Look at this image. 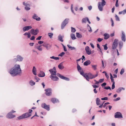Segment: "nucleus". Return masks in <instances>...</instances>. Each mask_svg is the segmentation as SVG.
<instances>
[{
  "mask_svg": "<svg viewBox=\"0 0 126 126\" xmlns=\"http://www.w3.org/2000/svg\"><path fill=\"white\" fill-rule=\"evenodd\" d=\"M21 70L20 65L19 64H16L13 68H11L9 73L13 76L18 75L21 73Z\"/></svg>",
  "mask_w": 126,
  "mask_h": 126,
  "instance_id": "nucleus-1",
  "label": "nucleus"
},
{
  "mask_svg": "<svg viewBox=\"0 0 126 126\" xmlns=\"http://www.w3.org/2000/svg\"><path fill=\"white\" fill-rule=\"evenodd\" d=\"M77 68L78 72L80 73V74L85 77L87 81H89V78L88 73L87 75L86 74H85L82 68L78 64H77Z\"/></svg>",
  "mask_w": 126,
  "mask_h": 126,
  "instance_id": "nucleus-2",
  "label": "nucleus"
},
{
  "mask_svg": "<svg viewBox=\"0 0 126 126\" xmlns=\"http://www.w3.org/2000/svg\"><path fill=\"white\" fill-rule=\"evenodd\" d=\"M69 20L68 18H66L63 22L61 25V28L62 29H63L66 25L68 24Z\"/></svg>",
  "mask_w": 126,
  "mask_h": 126,
  "instance_id": "nucleus-3",
  "label": "nucleus"
},
{
  "mask_svg": "<svg viewBox=\"0 0 126 126\" xmlns=\"http://www.w3.org/2000/svg\"><path fill=\"white\" fill-rule=\"evenodd\" d=\"M49 71L50 72L51 75L54 76L57 75L56 70L55 67H54L52 69H49Z\"/></svg>",
  "mask_w": 126,
  "mask_h": 126,
  "instance_id": "nucleus-4",
  "label": "nucleus"
},
{
  "mask_svg": "<svg viewBox=\"0 0 126 126\" xmlns=\"http://www.w3.org/2000/svg\"><path fill=\"white\" fill-rule=\"evenodd\" d=\"M118 40L117 39H115L113 43L112 48L113 49H115L117 47L118 44Z\"/></svg>",
  "mask_w": 126,
  "mask_h": 126,
  "instance_id": "nucleus-5",
  "label": "nucleus"
},
{
  "mask_svg": "<svg viewBox=\"0 0 126 126\" xmlns=\"http://www.w3.org/2000/svg\"><path fill=\"white\" fill-rule=\"evenodd\" d=\"M30 33L34 35H36L39 32V30L38 29H36L35 30L33 29H31L30 30Z\"/></svg>",
  "mask_w": 126,
  "mask_h": 126,
  "instance_id": "nucleus-6",
  "label": "nucleus"
},
{
  "mask_svg": "<svg viewBox=\"0 0 126 126\" xmlns=\"http://www.w3.org/2000/svg\"><path fill=\"white\" fill-rule=\"evenodd\" d=\"M45 91L46 92L45 94L47 95V96H49L51 94V89L48 88L47 89H45Z\"/></svg>",
  "mask_w": 126,
  "mask_h": 126,
  "instance_id": "nucleus-7",
  "label": "nucleus"
},
{
  "mask_svg": "<svg viewBox=\"0 0 126 126\" xmlns=\"http://www.w3.org/2000/svg\"><path fill=\"white\" fill-rule=\"evenodd\" d=\"M114 117L115 118H123V116L121 113L119 112H116L114 114Z\"/></svg>",
  "mask_w": 126,
  "mask_h": 126,
  "instance_id": "nucleus-8",
  "label": "nucleus"
},
{
  "mask_svg": "<svg viewBox=\"0 0 126 126\" xmlns=\"http://www.w3.org/2000/svg\"><path fill=\"white\" fill-rule=\"evenodd\" d=\"M41 106L42 108L48 111L49 110H50L49 105H47L45 103H42L41 104Z\"/></svg>",
  "mask_w": 126,
  "mask_h": 126,
  "instance_id": "nucleus-9",
  "label": "nucleus"
},
{
  "mask_svg": "<svg viewBox=\"0 0 126 126\" xmlns=\"http://www.w3.org/2000/svg\"><path fill=\"white\" fill-rule=\"evenodd\" d=\"M57 75L58 76L60 77L61 79H64L65 80L67 81H69V79L68 78H67V77H64L63 76H62L59 73H57Z\"/></svg>",
  "mask_w": 126,
  "mask_h": 126,
  "instance_id": "nucleus-10",
  "label": "nucleus"
},
{
  "mask_svg": "<svg viewBox=\"0 0 126 126\" xmlns=\"http://www.w3.org/2000/svg\"><path fill=\"white\" fill-rule=\"evenodd\" d=\"M16 116L15 115H13L12 112H10L6 115V117L8 119H12L14 118Z\"/></svg>",
  "mask_w": 126,
  "mask_h": 126,
  "instance_id": "nucleus-11",
  "label": "nucleus"
},
{
  "mask_svg": "<svg viewBox=\"0 0 126 126\" xmlns=\"http://www.w3.org/2000/svg\"><path fill=\"white\" fill-rule=\"evenodd\" d=\"M85 49L86 53L88 55H90L91 54V50H90L89 47H86Z\"/></svg>",
  "mask_w": 126,
  "mask_h": 126,
  "instance_id": "nucleus-12",
  "label": "nucleus"
},
{
  "mask_svg": "<svg viewBox=\"0 0 126 126\" xmlns=\"http://www.w3.org/2000/svg\"><path fill=\"white\" fill-rule=\"evenodd\" d=\"M32 27L31 26H28L25 27L23 28V32H25L26 31H28L29 30L31 29Z\"/></svg>",
  "mask_w": 126,
  "mask_h": 126,
  "instance_id": "nucleus-13",
  "label": "nucleus"
},
{
  "mask_svg": "<svg viewBox=\"0 0 126 126\" xmlns=\"http://www.w3.org/2000/svg\"><path fill=\"white\" fill-rule=\"evenodd\" d=\"M50 78L54 81H57L59 80V78L56 76L51 75L50 76Z\"/></svg>",
  "mask_w": 126,
  "mask_h": 126,
  "instance_id": "nucleus-14",
  "label": "nucleus"
},
{
  "mask_svg": "<svg viewBox=\"0 0 126 126\" xmlns=\"http://www.w3.org/2000/svg\"><path fill=\"white\" fill-rule=\"evenodd\" d=\"M88 75L89 76V79H92L97 77L98 76V73H97L95 75H94L89 73H88Z\"/></svg>",
  "mask_w": 126,
  "mask_h": 126,
  "instance_id": "nucleus-15",
  "label": "nucleus"
},
{
  "mask_svg": "<svg viewBox=\"0 0 126 126\" xmlns=\"http://www.w3.org/2000/svg\"><path fill=\"white\" fill-rule=\"evenodd\" d=\"M122 32L121 39L122 41L125 42L126 41V36L125 34L123 31H122Z\"/></svg>",
  "mask_w": 126,
  "mask_h": 126,
  "instance_id": "nucleus-16",
  "label": "nucleus"
},
{
  "mask_svg": "<svg viewBox=\"0 0 126 126\" xmlns=\"http://www.w3.org/2000/svg\"><path fill=\"white\" fill-rule=\"evenodd\" d=\"M38 76L40 77H43L45 76V74L43 71H40L38 75Z\"/></svg>",
  "mask_w": 126,
  "mask_h": 126,
  "instance_id": "nucleus-17",
  "label": "nucleus"
},
{
  "mask_svg": "<svg viewBox=\"0 0 126 126\" xmlns=\"http://www.w3.org/2000/svg\"><path fill=\"white\" fill-rule=\"evenodd\" d=\"M32 18L34 19H35L37 21H40L41 20L40 18L39 17H38V16L37 15L34 14V15L32 17Z\"/></svg>",
  "mask_w": 126,
  "mask_h": 126,
  "instance_id": "nucleus-18",
  "label": "nucleus"
},
{
  "mask_svg": "<svg viewBox=\"0 0 126 126\" xmlns=\"http://www.w3.org/2000/svg\"><path fill=\"white\" fill-rule=\"evenodd\" d=\"M16 58H17V60L18 61L21 62L23 61V58L19 55H17Z\"/></svg>",
  "mask_w": 126,
  "mask_h": 126,
  "instance_id": "nucleus-19",
  "label": "nucleus"
},
{
  "mask_svg": "<svg viewBox=\"0 0 126 126\" xmlns=\"http://www.w3.org/2000/svg\"><path fill=\"white\" fill-rule=\"evenodd\" d=\"M23 114L24 116L25 119L29 117L31 115V114H29V113L28 112H27Z\"/></svg>",
  "mask_w": 126,
  "mask_h": 126,
  "instance_id": "nucleus-20",
  "label": "nucleus"
},
{
  "mask_svg": "<svg viewBox=\"0 0 126 126\" xmlns=\"http://www.w3.org/2000/svg\"><path fill=\"white\" fill-rule=\"evenodd\" d=\"M51 101L54 103L59 102L58 100L55 98H52L51 99Z\"/></svg>",
  "mask_w": 126,
  "mask_h": 126,
  "instance_id": "nucleus-21",
  "label": "nucleus"
},
{
  "mask_svg": "<svg viewBox=\"0 0 126 126\" xmlns=\"http://www.w3.org/2000/svg\"><path fill=\"white\" fill-rule=\"evenodd\" d=\"M63 36H62L61 35H59L58 37V39L61 42H63Z\"/></svg>",
  "mask_w": 126,
  "mask_h": 126,
  "instance_id": "nucleus-22",
  "label": "nucleus"
},
{
  "mask_svg": "<svg viewBox=\"0 0 126 126\" xmlns=\"http://www.w3.org/2000/svg\"><path fill=\"white\" fill-rule=\"evenodd\" d=\"M91 63V62L89 60H88L84 63L83 65L85 66H87L88 65L90 64Z\"/></svg>",
  "mask_w": 126,
  "mask_h": 126,
  "instance_id": "nucleus-23",
  "label": "nucleus"
},
{
  "mask_svg": "<svg viewBox=\"0 0 126 126\" xmlns=\"http://www.w3.org/2000/svg\"><path fill=\"white\" fill-rule=\"evenodd\" d=\"M125 88L123 87H120L116 91V92L118 93H120L122 90H124Z\"/></svg>",
  "mask_w": 126,
  "mask_h": 126,
  "instance_id": "nucleus-24",
  "label": "nucleus"
},
{
  "mask_svg": "<svg viewBox=\"0 0 126 126\" xmlns=\"http://www.w3.org/2000/svg\"><path fill=\"white\" fill-rule=\"evenodd\" d=\"M36 68L34 66H33L32 70V72L33 74L34 75H36L37 74L36 73Z\"/></svg>",
  "mask_w": 126,
  "mask_h": 126,
  "instance_id": "nucleus-25",
  "label": "nucleus"
},
{
  "mask_svg": "<svg viewBox=\"0 0 126 126\" xmlns=\"http://www.w3.org/2000/svg\"><path fill=\"white\" fill-rule=\"evenodd\" d=\"M103 36H104V39H105L106 40L108 39L109 37V35L107 33H104Z\"/></svg>",
  "mask_w": 126,
  "mask_h": 126,
  "instance_id": "nucleus-26",
  "label": "nucleus"
},
{
  "mask_svg": "<svg viewBox=\"0 0 126 126\" xmlns=\"http://www.w3.org/2000/svg\"><path fill=\"white\" fill-rule=\"evenodd\" d=\"M58 67L60 69H62L64 67L62 63H61L58 65Z\"/></svg>",
  "mask_w": 126,
  "mask_h": 126,
  "instance_id": "nucleus-27",
  "label": "nucleus"
},
{
  "mask_svg": "<svg viewBox=\"0 0 126 126\" xmlns=\"http://www.w3.org/2000/svg\"><path fill=\"white\" fill-rule=\"evenodd\" d=\"M70 37L73 40H75L76 38L75 35L73 33H72L70 34Z\"/></svg>",
  "mask_w": 126,
  "mask_h": 126,
  "instance_id": "nucleus-28",
  "label": "nucleus"
},
{
  "mask_svg": "<svg viewBox=\"0 0 126 126\" xmlns=\"http://www.w3.org/2000/svg\"><path fill=\"white\" fill-rule=\"evenodd\" d=\"M42 45H40L38 46H35V48L37 49L38 50L40 51H42V48L41 47Z\"/></svg>",
  "mask_w": 126,
  "mask_h": 126,
  "instance_id": "nucleus-29",
  "label": "nucleus"
},
{
  "mask_svg": "<svg viewBox=\"0 0 126 126\" xmlns=\"http://www.w3.org/2000/svg\"><path fill=\"white\" fill-rule=\"evenodd\" d=\"M67 46L68 47L70 48L71 50H76V48L74 47H72L70 46L68 44L67 45Z\"/></svg>",
  "mask_w": 126,
  "mask_h": 126,
  "instance_id": "nucleus-30",
  "label": "nucleus"
},
{
  "mask_svg": "<svg viewBox=\"0 0 126 126\" xmlns=\"http://www.w3.org/2000/svg\"><path fill=\"white\" fill-rule=\"evenodd\" d=\"M18 120H20L22 119H25L23 114H22L21 115L17 117Z\"/></svg>",
  "mask_w": 126,
  "mask_h": 126,
  "instance_id": "nucleus-31",
  "label": "nucleus"
},
{
  "mask_svg": "<svg viewBox=\"0 0 126 126\" xmlns=\"http://www.w3.org/2000/svg\"><path fill=\"white\" fill-rule=\"evenodd\" d=\"M96 105H99V102H100V99L98 97L96 99Z\"/></svg>",
  "mask_w": 126,
  "mask_h": 126,
  "instance_id": "nucleus-32",
  "label": "nucleus"
},
{
  "mask_svg": "<svg viewBox=\"0 0 126 126\" xmlns=\"http://www.w3.org/2000/svg\"><path fill=\"white\" fill-rule=\"evenodd\" d=\"M126 13V11L125 9L124 10L122 11L119 12V14H123V15L125 14Z\"/></svg>",
  "mask_w": 126,
  "mask_h": 126,
  "instance_id": "nucleus-33",
  "label": "nucleus"
},
{
  "mask_svg": "<svg viewBox=\"0 0 126 126\" xmlns=\"http://www.w3.org/2000/svg\"><path fill=\"white\" fill-rule=\"evenodd\" d=\"M76 36L78 38H81L82 37V35L80 34L79 33L77 32L76 33Z\"/></svg>",
  "mask_w": 126,
  "mask_h": 126,
  "instance_id": "nucleus-34",
  "label": "nucleus"
},
{
  "mask_svg": "<svg viewBox=\"0 0 126 126\" xmlns=\"http://www.w3.org/2000/svg\"><path fill=\"white\" fill-rule=\"evenodd\" d=\"M29 83L31 86L34 85L35 84V82L32 80H31L29 82Z\"/></svg>",
  "mask_w": 126,
  "mask_h": 126,
  "instance_id": "nucleus-35",
  "label": "nucleus"
},
{
  "mask_svg": "<svg viewBox=\"0 0 126 126\" xmlns=\"http://www.w3.org/2000/svg\"><path fill=\"white\" fill-rule=\"evenodd\" d=\"M88 18L87 17H86L82 19V23H85L86 21L87 20V19Z\"/></svg>",
  "mask_w": 126,
  "mask_h": 126,
  "instance_id": "nucleus-36",
  "label": "nucleus"
},
{
  "mask_svg": "<svg viewBox=\"0 0 126 126\" xmlns=\"http://www.w3.org/2000/svg\"><path fill=\"white\" fill-rule=\"evenodd\" d=\"M123 45V42L121 41H120L119 42V46L120 48V49H121Z\"/></svg>",
  "mask_w": 126,
  "mask_h": 126,
  "instance_id": "nucleus-37",
  "label": "nucleus"
},
{
  "mask_svg": "<svg viewBox=\"0 0 126 126\" xmlns=\"http://www.w3.org/2000/svg\"><path fill=\"white\" fill-rule=\"evenodd\" d=\"M51 47V46L49 44H47L46 45V48L47 50L49 49Z\"/></svg>",
  "mask_w": 126,
  "mask_h": 126,
  "instance_id": "nucleus-38",
  "label": "nucleus"
},
{
  "mask_svg": "<svg viewBox=\"0 0 126 126\" xmlns=\"http://www.w3.org/2000/svg\"><path fill=\"white\" fill-rule=\"evenodd\" d=\"M50 58L54 59L56 60H59V57H56L54 56H52V57H50Z\"/></svg>",
  "mask_w": 126,
  "mask_h": 126,
  "instance_id": "nucleus-39",
  "label": "nucleus"
},
{
  "mask_svg": "<svg viewBox=\"0 0 126 126\" xmlns=\"http://www.w3.org/2000/svg\"><path fill=\"white\" fill-rule=\"evenodd\" d=\"M71 32H72L74 33L76 31V30L74 28H73L72 27H71Z\"/></svg>",
  "mask_w": 126,
  "mask_h": 126,
  "instance_id": "nucleus-40",
  "label": "nucleus"
},
{
  "mask_svg": "<svg viewBox=\"0 0 126 126\" xmlns=\"http://www.w3.org/2000/svg\"><path fill=\"white\" fill-rule=\"evenodd\" d=\"M48 35L50 38L51 39L52 38L53 34L51 33H48Z\"/></svg>",
  "mask_w": 126,
  "mask_h": 126,
  "instance_id": "nucleus-41",
  "label": "nucleus"
},
{
  "mask_svg": "<svg viewBox=\"0 0 126 126\" xmlns=\"http://www.w3.org/2000/svg\"><path fill=\"white\" fill-rule=\"evenodd\" d=\"M23 5L26 6H30V4L27 3H25V2H23Z\"/></svg>",
  "mask_w": 126,
  "mask_h": 126,
  "instance_id": "nucleus-42",
  "label": "nucleus"
},
{
  "mask_svg": "<svg viewBox=\"0 0 126 126\" xmlns=\"http://www.w3.org/2000/svg\"><path fill=\"white\" fill-rule=\"evenodd\" d=\"M103 46L104 47V49L105 50H106L108 48V47H107V44H106L104 45H103Z\"/></svg>",
  "mask_w": 126,
  "mask_h": 126,
  "instance_id": "nucleus-43",
  "label": "nucleus"
},
{
  "mask_svg": "<svg viewBox=\"0 0 126 126\" xmlns=\"http://www.w3.org/2000/svg\"><path fill=\"white\" fill-rule=\"evenodd\" d=\"M65 53L64 52H62L60 54H59L58 56H61L62 57L63 56V55L65 54Z\"/></svg>",
  "mask_w": 126,
  "mask_h": 126,
  "instance_id": "nucleus-44",
  "label": "nucleus"
},
{
  "mask_svg": "<svg viewBox=\"0 0 126 126\" xmlns=\"http://www.w3.org/2000/svg\"><path fill=\"white\" fill-rule=\"evenodd\" d=\"M92 68H93L94 70H95L96 69V67L97 65H92Z\"/></svg>",
  "mask_w": 126,
  "mask_h": 126,
  "instance_id": "nucleus-45",
  "label": "nucleus"
},
{
  "mask_svg": "<svg viewBox=\"0 0 126 126\" xmlns=\"http://www.w3.org/2000/svg\"><path fill=\"white\" fill-rule=\"evenodd\" d=\"M115 19L116 21H120V19L119 17L118 16L116 15H115Z\"/></svg>",
  "mask_w": 126,
  "mask_h": 126,
  "instance_id": "nucleus-46",
  "label": "nucleus"
},
{
  "mask_svg": "<svg viewBox=\"0 0 126 126\" xmlns=\"http://www.w3.org/2000/svg\"><path fill=\"white\" fill-rule=\"evenodd\" d=\"M110 21L111 23V26L113 27L114 26V22L112 18L110 19Z\"/></svg>",
  "mask_w": 126,
  "mask_h": 126,
  "instance_id": "nucleus-47",
  "label": "nucleus"
},
{
  "mask_svg": "<svg viewBox=\"0 0 126 126\" xmlns=\"http://www.w3.org/2000/svg\"><path fill=\"white\" fill-rule=\"evenodd\" d=\"M124 72V69L123 68L121 69L120 72V74L121 75H122Z\"/></svg>",
  "mask_w": 126,
  "mask_h": 126,
  "instance_id": "nucleus-48",
  "label": "nucleus"
},
{
  "mask_svg": "<svg viewBox=\"0 0 126 126\" xmlns=\"http://www.w3.org/2000/svg\"><path fill=\"white\" fill-rule=\"evenodd\" d=\"M104 89L106 90L109 89L110 90H111V88L110 86H108L106 87H105Z\"/></svg>",
  "mask_w": 126,
  "mask_h": 126,
  "instance_id": "nucleus-49",
  "label": "nucleus"
},
{
  "mask_svg": "<svg viewBox=\"0 0 126 126\" xmlns=\"http://www.w3.org/2000/svg\"><path fill=\"white\" fill-rule=\"evenodd\" d=\"M35 79L36 80V82H38V81L39 80H40V79L39 78H38V77L35 76Z\"/></svg>",
  "mask_w": 126,
  "mask_h": 126,
  "instance_id": "nucleus-50",
  "label": "nucleus"
},
{
  "mask_svg": "<svg viewBox=\"0 0 126 126\" xmlns=\"http://www.w3.org/2000/svg\"><path fill=\"white\" fill-rule=\"evenodd\" d=\"M25 9L27 11H28L30 10V8L28 6H25Z\"/></svg>",
  "mask_w": 126,
  "mask_h": 126,
  "instance_id": "nucleus-51",
  "label": "nucleus"
},
{
  "mask_svg": "<svg viewBox=\"0 0 126 126\" xmlns=\"http://www.w3.org/2000/svg\"><path fill=\"white\" fill-rule=\"evenodd\" d=\"M120 98L119 97L117 98L116 99H113V101H116L120 100Z\"/></svg>",
  "mask_w": 126,
  "mask_h": 126,
  "instance_id": "nucleus-52",
  "label": "nucleus"
},
{
  "mask_svg": "<svg viewBox=\"0 0 126 126\" xmlns=\"http://www.w3.org/2000/svg\"><path fill=\"white\" fill-rule=\"evenodd\" d=\"M115 83L114 82L113 83L112 86V87H111V89H113L115 87Z\"/></svg>",
  "mask_w": 126,
  "mask_h": 126,
  "instance_id": "nucleus-53",
  "label": "nucleus"
},
{
  "mask_svg": "<svg viewBox=\"0 0 126 126\" xmlns=\"http://www.w3.org/2000/svg\"><path fill=\"white\" fill-rule=\"evenodd\" d=\"M104 79H99V83H102L104 81Z\"/></svg>",
  "mask_w": 126,
  "mask_h": 126,
  "instance_id": "nucleus-54",
  "label": "nucleus"
},
{
  "mask_svg": "<svg viewBox=\"0 0 126 126\" xmlns=\"http://www.w3.org/2000/svg\"><path fill=\"white\" fill-rule=\"evenodd\" d=\"M107 85V83L106 82H104L101 84V86L102 87H103L104 86H106Z\"/></svg>",
  "mask_w": 126,
  "mask_h": 126,
  "instance_id": "nucleus-55",
  "label": "nucleus"
},
{
  "mask_svg": "<svg viewBox=\"0 0 126 126\" xmlns=\"http://www.w3.org/2000/svg\"><path fill=\"white\" fill-rule=\"evenodd\" d=\"M118 0H116V1L115 5L116 7H117L119 6V5L118 4Z\"/></svg>",
  "mask_w": 126,
  "mask_h": 126,
  "instance_id": "nucleus-56",
  "label": "nucleus"
},
{
  "mask_svg": "<svg viewBox=\"0 0 126 126\" xmlns=\"http://www.w3.org/2000/svg\"><path fill=\"white\" fill-rule=\"evenodd\" d=\"M88 9L90 10V11L92 9V6L91 5H90V6H88Z\"/></svg>",
  "mask_w": 126,
  "mask_h": 126,
  "instance_id": "nucleus-57",
  "label": "nucleus"
},
{
  "mask_svg": "<svg viewBox=\"0 0 126 126\" xmlns=\"http://www.w3.org/2000/svg\"><path fill=\"white\" fill-rule=\"evenodd\" d=\"M101 99L102 100H107L108 99V98L107 97H105L104 98H102Z\"/></svg>",
  "mask_w": 126,
  "mask_h": 126,
  "instance_id": "nucleus-58",
  "label": "nucleus"
},
{
  "mask_svg": "<svg viewBox=\"0 0 126 126\" xmlns=\"http://www.w3.org/2000/svg\"><path fill=\"white\" fill-rule=\"evenodd\" d=\"M35 37L34 36H32L30 38V40H33L35 39Z\"/></svg>",
  "mask_w": 126,
  "mask_h": 126,
  "instance_id": "nucleus-59",
  "label": "nucleus"
},
{
  "mask_svg": "<svg viewBox=\"0 0 126 126\" xmlns=\"http://www.w3.org/2000/svg\"><path fill=\"white\" fill-rule=\"evenodd\" d=\"M109 104H110V103L109 102H107V103H105L104 104V105H103V107H104V108L105 107H106L107 105Z\"/></svg>",
  "mask_w": 126,
  "mask_h": 126,
  "instance_id": "nucleus-60",
  "label": "nucleus"
},
{
  "mask_svg": "<svg viewBox=\"0 0 126 126\" xmlns=\"http://www.w3.org/2000/svg\"><path fill=\"white\" fill-rule=\"evenodd\" d=\"M103 40V39L100 38H98L97 39V41L99 42H100Z\"/></svg>",
  "mask_w": 126,
  "mask_h": 126,
  "instance_id": "nucleus-61",
  "label": "nucleus"
},
{
  "mask_svg": "<svg viewBox=\"0 0 126 126\" xmlns=\"http://www.w3.org/2000/svg\"><path fill=\"white\" fill-rule=\"evenodd\" d=\"M92 86H93L94 88V89H96V88H98V86L96 85H92Z\"/></svg>",
  "mask_w": 126,
  "mask_h": 126,
  "instance_id": "nucleus-62",
  "label": "nucleus"
},
{
  "mask_svg": "<svg viewBox=\"0 0 126 126\" xmlns=\"http://www.w3.org/2000/svg\"><path fill=\"white\" fill-rule=\"evenodd\" d=\"M42 36H40L39 37H38L36 39V40H40L41 39V38L42 37Z\"/></svg>",
  "mask_w": 126,
  "mask_h": 126,
  "instance_id": "nucleus-63",
  "label": "nucleus"
},
{
  "mask_svg": "<svg viewBox=\"0 0 126 126\" xmlns=\"http://www.w3.org/2000/svg\"><path fill=\"white\" fill-rule=\"evenodd\" d=\"M27 37L28 38H30L31 36V35L30 33L29 32V33L27 35Z\"/></svg>",
  "mask_w": 126,
  "mask_h": 126,
  "instance_id": "nucleus-64",
  "label": "nucleus"
}]
</instances>
